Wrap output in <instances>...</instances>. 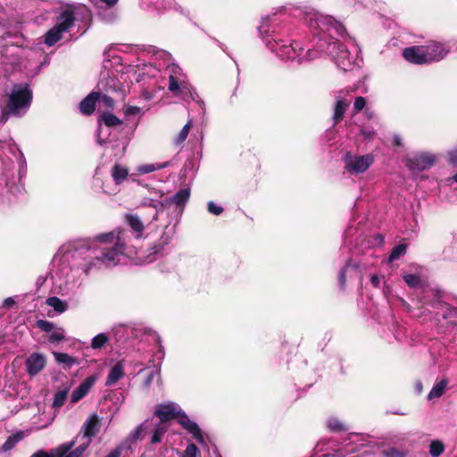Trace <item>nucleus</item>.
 Instances as JSON below:
<instances>
[{"mask_svg":"<svg viewBox=\"0 0 457 457\" xmlns=\"http://www.w3.org/2000/svg\"><path fill=\"white\" fill-rule=\"evenodd\" d=\"M168 88L170 92L174 94H178L180 91L179 80L177 77L170 75L169 77V86Z\"/></svg>","mask_w":457,"mask_h":457,"instance_id":"obj_42","label":"nucleus"},{"mask_svg":"<svg viewBox=\"0 0 457 457\" xmlns=\"http://www.w3.org/2000/svg\"><path fill=\"white\" fill-rule=\"evenodd\" d=\"M407 250V245L406 244H400L395 245L388 257V262H394L395 260H398L403 254L406 253Z\"/></svg>","mask_w":457,"mask_h":457,"instance_id":"obj_28","label":"nucleus"},{"mask_svg":"<svg viewBox=\"0 0 457 457\" xmlns=\"http://www.w3.org/2000/svg\"><path fill=\"white\" fill-rule=\"evenodd\" d=\"M77 443V437L71 441L62 443L58 446L50 449L48 452V457H65Z\"/></svg>","mask_w":457,"mask_h":457,"instance_id":"obj_15","label":"nucleus"},{"mask_svg":"<svg viewBox=\"0 0 457 457\" xmlns=\"http://www.w3.org/2000/svg\"><path fill=\"white\" fill-rule=\"evenodd\" d=\"M122 453V447L117 446L112 449L105 457H120Z\"/></svg>","mask_w":457,"mask_h":457,"instance_id":"obj_48","label":"nucleus"},{"mask_svg":"<svg viewBox=\"0 0 457 457\" xmlns=\"http://www.w3.org/2000/svg\"><path fill=\"white\" fill-rule=\"evenodd\" d=\"M171 204H173L171 198H166L165 200L159 202L157 204L153 205L155 209L154 214L153 216V220H157V215L160 210H164L169 208Z\"/></svg>","mask_w":457,"mask_h":457,"instance_id":"obj_37","label":"nucleus"},{"mask_svg":"<svg viewBox=\"0 0 457 457\" xmlns=\"http://www.w3.org/2000/svg\"><path fill=\"white\" fill-rule=\"evenodd\" d=\"M191 127H192V121L189 120L181 129V130L179 132V134L174 138L173 143H174L175 145L179 146V145H182L186 141V139H187V136L189 134Z\"/></svg>","mask_w":457,"mask_h":457,"instance_id":"obj_24","label":"nucleus"},{"mask_svg":"<svg viewBox=\"0 0 457 457\" xmlns=\"http://www.w3.org/2000/svg\"><path fill=\"white\" fill-rule=\"evenodd\" d=\"M46 303L51 306L59 313L65 312L68 308V304L65 301L61 300L57 296H51L46 300Z\"/></svg>","mask_w":457,"mask_h":457,"instance_id":"obj_23","label":"nucleus"},{"mask_svg":"<svg viewBox=\"0 0 457 457\" xmlns=\"http://www.w3.org/2000/svg\"><path fill=\"white\" fill-rule=\"evenodd\" d=\"M361 134L364 136V137H371L373 133L361 131Z\"/></svg>","mask_w":457,"mask_h":457,"instance_id":"obj_58","label":"nucleus"},{"mask_svg":"<svg viewBox=\"0 0 457 457\" xmlns=\"http://www.w3.org/2000/svg\"><path fill=\"white\" fill-rule=\"evenodd\" d=\"M54 356L58 363H63L68 368H71L73 364L77 363L76 358L65 353H54Z\"/></svg>","mask_w":457,"mask_h":457,"instance_id":"obj_25","label":"nucleus"},{"mask_svg":"<svg viewBox=\"0 0 457 457\" xmlns=\"http://www.w3.org/2000/svg\"><path fill=\"white\" fill-rule=\"evenodd\" d=\"M124 376V366L122 361H118L110 370L105 385L112 386Z\"/></svg>","mask_w":457,"mask_h":457,"instance_id":"obj_16","label":"nucleus"},{"mask_svg":"<svg viewBox=\"0 0 457 457\" xmlns=\"http://www.w3.org/2000/svg\"><path fill=\"white\" fill-rule=\"evenodd\" d=\"M327 427L332 432H342L347 429V427L341 420L336 418L328 420Z\"/></svg>","mask_w":457,"mask_h":457,"instance_id":"obj_30","label":"nucleus"},{"mask_svg":"<svg viewBox=\"0 0 457 457\" xmlns=\"http://www.w3.org/2000/svg\"><path fill=\"white\" fill-rule=\"evenodd\" d=\"M98 417L96 414L90 416L83 425V437L91 439L92 436H96L98 431Z\"/></svg>","mask_w":457,"mask_h":457,"instance_id":"obj_13","label":"nucleus"},{"mask_svg":"<svg viewBox=\"0 0 457 457\" xmlns=\"http://www.w3.org/2000/svg\"><path fill=\"white\" fill-rule=\"evenodd\" d=\"M403 58L413 64L422 65L428 63L423 46H414L403 50Z\"/></svg>","mask_w":457,"mask_h":457,"instance_id":"obj_7","label":"nucleus"},{"mask_svg":"<svg viewBox=\"0 0 457 457\" xmlns=\"http://www.w3.org/2000/svg\"><path fill=\"white\" fill-rule=\"evenodd\" d=\"M449 162L454 165H457V150L452 151L449 154Z\"/></svg>","mask_w":457,"mask_h":457,"instance_id":"obj_52","label":"nucleus"},{"mask_svg":"<svg viewBox=\"0 0 457 457\" xmlns=\"http://www.w3.org/2000/svg\"><path fill=\"white\" fill-rule=\"evenodd\" d=\"M447 385L448 379H442L441 381L436 383L430 390L428 395V399L431 400L433 398H438L442 396L446 389Z\"/></svg>","mask_w":457,"mask_h":457,"instance_id":"obj_22","label":"nucleus"},{"mask_svg":"<svg viewBox=\"0 0 457 457\" xmlns=\"http://www.w3.org/2000/svg\"><path fill=\"white\" fill-rule=\"evenodd\" d=\"M100 99V92L93 91L88 94L79 104V111L82 114L89 116L96 110V104Z\"/></svg>","mask_w":457,"mask_h":457,"instance_id":"obj_11","label":"nucleus"},{"mask_svg":"<svg viewBox=\"0 0 457 457\" xmlns=\"http://www.w3.org/2000/svg\"><path fill=\"white\" fill-rule=\"evenodd\" d=\"M68 392H69V389L65 388L62 390H59L58 392L55 393V395L54 396V402H53L54 408H60L64 404L67 395H68Z\"/></svg>","mask_w":457,"mask_h":457,"instance_id":"obj_29","label":"nucleus"},{"mask_svg":"<svg viewBox=\"0 0 457 457\" xmlns=\"http://www.w3.org/2000/svg\"><path fill=\"white\" fill-rule=\"evenodd\" d=\"M350 105V102L344 99H339L336 102L334 106L333 122L334 125L341 122L345 117V112Z\"/></svg>","mask_w":457,"mask_h":457,"instance_id":"obj_14","label":"nucleus"},{"mask_svg":"<svg viewBox=\"0 0 457 457\" xmlns=\"http://www.w3.org/2000/svg\"><path fill=\"white\" fill-rule=\"evenodd\" d=\"M452 179L453 180L457 181V173Z\"/></svg>","mask_w":457,"mask_h":457,"instance_id":"obj_59","label":"nucleus"},{"mask_svg":"<svg viewBox=\"0 0 457 457\" xmlns=\"http://www.w3.org/2000/svg\"><path fill=\"white\" fill-rule=\"evenodd\" d=\"M63 340H65V336L62 328H54L48 338L50 343H60Z\"/></svg>","mask_w":457,"mask_h":457,"instance_id":"obj_36","label":"nucleus"},{"mask_svg":"<svg viewBox=\"0 0 457 457\" xmlns=\"http://www.w3.org/2000/svg\"><path fill=\"white\" fill-rule=\"evenodd\" d=\"M339 27H340V29H342V30L345 29V27H343L342 25H339Z\"/></svg>","mask_w":457,"mask_h":457,"instance_id":"obj_60","label":"nucleus"},{"mask_svg":"<svg viewBox=\"0 0 457 457\" xmlns=\"http://www.w3.org/2000/svg\"><path fill=\"white\" fill-rule=\"evenodd\" d=\"M108 341V336L105 333H100L92 339L91 347L96 350L101 349Z\"/></svg>","mask_w":457,"mask_h":457,"instance_id":"obj_33","label":"nucleus"},{"mask_svg":"<svg viewBox=\"0 0 457 457\" xmlns=\"http://www.w3.org/2000/svg\"><path fill=\"white\" fill-rule=\"evenodd\" d=\"M36 327L44 332H51L55 328V325L53 322L45 320H37Z\"/></svg>","mask_w":457,"mask_h":457,"instance_id":"obj_38","label":"nucleus"},{"mask_svg":"<svg viewBox=\"0 0 457 457\" xmlns=\"http://www.w3.org/2000/svg\"><path fill=\"white\" fill-rule=\"evenodd\" d=\"M445 451L444 444L439 440H434L429 445V453L432 457H439Z\"/></svg>","mask_w":457,"mask_h":457,"instance_id":"obj_32","label":"nucleus"},{"mask_svg":"<svg viewBox=\"0 0 457 457\" xmlns=\"http://www.w3.org/2000/svg\"><path fill=\"white\" fill-rule=\"evenodd\" d=\"M199 449L194 443L187 445L185 451L182 453L181 457H197Z\"/></svg>","mask_w":457,"mask_h":457,"instance_id":"obj_39","label":"nucleus"},{"mask_svg":"<svg viewBox=\"0 0 457 457\" xmlns=\"http://www.w3.org/2000/svg\"><path fill=\"white\" fill-rule=\"evenodd\" d=\"M101 2L104 3L109 7L114 6L119 0H100Z\"/></svg>","mask_w":457,"mask_h":457,"instance_id":"obj_55","label":"nucleus"},{"mask_svg":"<svg viewBox=\"0 0 457 457\" xmlns=\"http://www.w3.org/2000/svg\"><path fill=\"white\" fill-rule=\"evenodd\" d=\"M346 270L347 266H345L340 270L338 274V283L342 290H345L346 286Z\"/></svg>","mask_w":457,"mask_h":457,"instance_id":"obj_45","label":"nucleus"},{"mask_svg":"<svg viewBox=\"0 0 457 457\" xmlns=\"http://www.w3.org/2000/svg\"><path fill=\"white\" fill-rule=\"evenodd\" d=\"M381 454L384 457H406L408 454V452L400 450L396 447H389L387 449H384L381 452Z\"/></svg>","mask_w":457,"mask_h":457,"instance_id":"obj_35","label":"nucleus"},{"mask_svg":"<svg viewBox=\"0 0 457 457\" xmlns=\"http://www.w3.org/2000/svg\"><path fill=\"white\" fill-rule=\"evenodd\" d=\"M125 248L126 244L122 237L119 236L118 240L115 241L114 245L112 247L104 248L101 251L100 255L96 256V259L104 263H106L107 265H110L111 263L116 264L118 257L124 253Z\"/></svg>","mask_w":457,"mask_h":457,"instance_id":"obj_5","label":"nucleus"},{"mask_svg":"<svg viewBox=\"0 0 457 457\" xmlns=\"http://www.w3.org/2000/svg\"><path fill=\"white\" fill-rule=\"evenodd\" d=\"M140 108L137 106H129L125 109L124 113L127 116L137 115L139 113Z\"/></svg>","mask_w":457,"mask_h":457,"instance_id":"obj_47","label":"nucleus"},{"mask_svg":"<svg viewBox=\"0 0 457 457\" xmlns=\"http://www.w3.org/2000/svg\"><path fill=\"white\" fill-rule=\"evenodd\" d=\"M15 304V301L12 297H8L4 299L3 303V307L6 309L12 308Z\"/></svg>","mask_w":457,"mask_h":457,"instance_id":"obj_51","label":"nucleus"},{"mask_svg":"<svg viewBox=\"0 0 457 457\" xmlns=\"http://www.w3.org/2000/svg\"><path fill=\"white\" fill-rule=\"evenodd\" d=\"M98 123H104L108 128L120 126L123 122L112 112H104L98 119Z\"/></svg>","mask_w":457,"mask_h":457,"instance_id":"obj_18","label":"nucleus"},{"mask_svg":"<svg viewBox=\"0 0 457 457\" xmlns=\"http://www.w3.org/2000/svg\"><path fill=\"white\" fill-rule=\"evenodd\" d=\"M345 169L351 174L365 172L374 162V156L370 154L353 156L347 152L344 157Z\"/></svg>","mask_w":457,"mask_h":457,"instance_id":"obj_4","label":"nucleus"},{"mask_svg":"<svg viewBox=\"0 0 457 457\" xmlns=\"http://www.w3.org/2000/svg\"><path fill=\"white\" fill-rule=\"evenodd\" d=\"M11 115L19 116L20 114L17 112L9 109L8 105L5 104V106L2 110L0 122L5 123L9 120Z\"/></svg>","mask_w":457,"mask_h":457,"instance_id":"obj_41","label":"nucleus"},{"mask_svg":"<svg viewBox=\"0 0 457 457\" xmlns=\"http://www.w3.org/2000/svg\"><path fill=\"white\" fill-rule=\"evenodd\" d=\"M169 164L168 162H163L162 164H158V165H154V164H145V165H141L137 168V171L141 174H147V173H150V172H153L156 170H161V169H163L165 167H167Z\"/></svg>","mask_w":457,"mask_h":457,"instance_id":"obj_34","label":"nucleus"},{"mask_svg":"<svg viewBox=\"0 0 457 457\" xmlns=\"http://www.w3.org/2000/svg\"><path fill=\"white\" fill-rule=\"evenodd\" d=\"M366 105V99L363 96H357L353 103V111L355 113L360 112Z\"/></svg>","mask_w":457,"mask_h":457,"instance_id":"obj_44","label":"nucleus"},{"mask_svg":"<svg viewBox=\"0 0 457 457\" xmlns=\"http://www.w3.org/2000/svg\"><path fill=\"white\" fill-rule=\"evenodd\" d=\"M166 429L162 427H157L152 436L151 443L152 444H157L162 441V437L163 434L165 433Z\"/></svg>","mask_w":457,"mask_h":457,"instance_id":"obj_43","label":"nucleus"},{"mask_svg":"<svg viewBox=\"0 0 457 457\" xmlns=\"http://www.w3.org/2000/svg\"><path fill=\"white\" fill-rule=\"evenodd\" d=\"M91 441V439H87L86 442H83L76 448L71 449L68 453H66L65 457H83V454L90 445Z\"/></svg>","mask_w":457,"mask_h":457,"instance_id":"obj_26","label":"nucleus"},{"mask_svg":"<svg viewBox=\"0 0 457 457\" xmlns=\"http://www.w3.org/2000/svg\"><path fill=\"white\" fill-rule=\"evenodd\" d=\"M393 144L395 146H401L402 145V141H401V138L399 136H395L394 138H393Z\"/></svg>","mask_w":457,"mask_h":457,"instance_id":"obj_57","label":"nucleus"},{"mask_svg":"<svg viewBox=\"0 0 457 457\" xmlns=\"http://www.w3.org/2000/svg\"><path fill=\"white\" fill-rule=\"evenodd\" d=\"M31 457H48V452L45 450H38L35 452Z\"/></svg>","mask_w":457,"mask_h":457,"instance_id":"obj_53","label":"nucleus"},{"mask_svg":"<svg viewBox=\"0 0 457 457\" xmlns=\"http://www.w3.org/2000/svg\"><path fill=\"white\" fill-rule=\"evenodd\" d=\"M167 244L166 241H162L161 243H158V244H154V246L152 247L153 251H154V253L157 254L159 253H161L163 249V246Z\"/></svg>","mask_w":457,"mask_h":457,"instance_id":"obj_50","label":"nucleus"},{"mask_svg":"<svg viewBox=\"0 0 457 457\" xmlns=\"http://www.w3.org/2000/svg\"><path fill=\"white\" fill-rule=\"evenodd\" d=\"M403 279L411 288H418L421 286V278L419 275L405 274L403 275Z\"/></svg>","mask_w":457,"mask_h":457,"instance_id":"obj_31","label":"nucleus"},{"mask_svg":"<svg viewBox=\"0 0 457 457\" xmlns=\"http://www.w3.org/2000/svg\"><path fill=\"white\" fill-rule=\"evenodd\" d=\"M122 231L119 230L117 233L115 231H112L105 234H101L96 237L97 241L101 243H115L118 240V237H121Z\"/></svg>","mask_w":457,"mask_h":457,"instance_id":"obj_27","label":"nucleus"},{"mask_svg":"<svg viewBox=\"0 0 457 457\" xmlns=\"http://www.w3.org/2000/svg\"><path fill=\"white\" fill-rule=\"evenodd\" d=\"M142 432H143V424L137 426L136 428V429L133 431V433L131 435L132 439L137 440L138 438H140Z\"/></svg>","mask_w":457,"mask_h":457,"instance_id":"obj_49","label":"nucleus"},{"mask_svg":"<svg viewBox=\"0 0 457 457\" xmlns=\"http://www.w3.org/2000/svg\"><path fill=\"white\" fill-rule=\"evenodd\" d=\"M415 389L416 391L419 393V394H421L422 391H423V385H422V382L420 380H419L416 384H415Z\"/></svg>","mask_w":457,"mask_h":457,"instance_id":"obj_56","label":"nucleus"},{"mask_svg":"<svg viewBox=\"0 0 457 457\" xmlns=\"http://www.w3.org/2000/svg\"><path fill=\"white\" fill-rule=\"evenodd\" d=\"M423 46L428 63L438 62L444 59L448 53V50L444 46V45L438 42H431Z\"/></svg>","mask_w":457,"mask_h":457,"instance_id":"obj_8","label":"nucleus"},{"mask_svg":"<svg viewBox=\"0 0 457 457\" xmlns=\"http://www.w3.org/2000/svg\"><path fill=\"white\" fill-rule=\"evenodd\" d=\"M32 102V91L27 83L15 84L9 96L7 105L12 111L19 114L22 109L29 108Z\"/></svg>","mask_w":457,"mask_h":457,"instance_id":"obj_3","label":"nucleus"},{"mask_svg":"<svg viewBox=\"0 0 457 457\" xmlns=\"http://www.w3.org/2000/svg\"><path fill=\"white\" fill-rule=\"evenodd\" d=\"M208 211L212 214L220 215L222 213L223 208L216 205L213 202H209Z\"/></svg>","mask_w":457,"mask_h":457,"instance_id":"obj_46","label":"nucleus"},{"mask_svg":"<svg viewBox=\"0 0 457 457\" xmlns=\"http://www.w3.org/2000/svg\"><path fill=\"white\" fill-rule=\"evenodd\" d=\"M46 364V360L42 353H33L25 361V367L28 374L30 377L37 375L42 371Z\"/></svg>","mask_w":457,"mask_h":457,"instance_id":"obj_6","label":"nucleus"},{"mask_svg":"<svg viewBox=\"0 0 457 457\" xmlns=\"http://www.w3.org/2000/svg\"><path fill=\"white\" fill-rule=\"evenodd\" d=\"M98 88L101 92L110 94V93H120L123 97L125 96V92L122 87L121 83L115 79H107L102 80L98 84Z\"/></svg>","mask_w":457,"mask_h":457,"instance_id":"obj_12","label":"nucleus"},{"mask_svg":"<svg viewBox=\"0 0 457 457\" xmlns=\"http://www.w3.org/2000/svg\"><path fill=\"white\" fill-rule=\"evenodd\" d=\"M99 92H100V99L99 100L103 103V104L109 109H113L114 108L113 98L106 93H104L101 91H99Z\"/></svg>","mask_w":457,"mask_h":457,"instance_id":"obj_40","label":"nucleus"},{"mask_svg":"<svg viewBox=\"0 0 457 457\" xmlns=\"http://www.w3.org/2000/svg\"><path fill=\"white\" fill-rule=\"evenodd\" d=\"M435 158L429 154H421L419 157L409 160V168L418 171H423L435 164Z\"/></svg>","mask_w":457,"mask_h":457,"instance_id":"obj_10","label":"nucleus"},{"mask_svg":"<svg viewBox=\"0 0 457 457\" xmlns=\"http://www.w3.org/2000/svg\"><path fill=\"white\" fill-rule=\"evenodd\" d=\"M370 283L375 287H379V283H380V279H379V278L377 275H372L371 278H370Z\"/></svg>","mask_w":457,"mask_h":457,"instance_id":"obj_54","label":"nucleus"},{"mask_svg":"<svg viewBox=\"0 0 457 457\" xmlns=\"http://www.w3.org/2000/svg\"><path fill=\"white\" fill-rule=\"evenodd\" d=\"M190 197V189L182 188L179 190L171 198L173 204L177 207H184Z\"/></svg>","mask_w":457,"mask_h":457,"instance_id":"obj_19","label":"nucleus"},{"mask_svg":"<svg viewBox=\"0 0 457 457\" xmlns=\"http://www.w3.org/2000/svg\"><path fill=\"white\" fill-rule=\"evenodd\" d=\"M75 21L74 12L71 9H65L58 16V22L45 35V44L52 46L62 38V34L67 32Z\"/></svg>","mask_w":457,"mask_h":457,"instance_id":"obj_2","label":"nucleus"},{"mask_svg":"<svg viewBox=\"0 0 457 457\" xmlns=\"http://www.w3.org/2000/svg\"><path fill=\"white\" fill-rule=\"evenodd\" d=\"M96 379L97 377L96 375H91L81 382V384L71 394V403H77L85 397L95 385Z\"/></svg>","mask_w":457,"mask_h":457,"instance_id":"obj_9","label":"nucleus"},{"mask_svg":"<svg viewBox=\"0 0 457 457\" xmlns=\"http://www.w3.org/2000/svg\"><path fill=\"white\" fill-rule=\"evenodd\" d=\"M125 220L131 229L137 233V237H140L145 229V226L140 217L137 214L128 213L125 216Z\"/></svg>","mask_w":457,"mask_h":457,"instance_id":"obj_17","label":"nucleus"},{"mask_svg":"<svg viewBox=\"0 0 457 457\" xmlns=\"http://www.w3.org/2000/svg\"><path fill=\"white\" fill-rule=\"evenodd\" d=\"M129 176V170L127 168L116 163L112 169V177L115 184H121Z\"/></svg>","mask_w":457,"mask_h":457,"instance_id":"obj_20","label":"nucleus"},{"mask_svg":"<svg viewBox=\"0 0 457 457\" xmlns=\"http://www.w3.org/2000/svg\"><path fill=\"white\" fill-rule=\"evenodd\" d=\"M154 415L162 423L178 420V423L192 434L193 437L200 444L204 443V437L199 426L189 419L187 413L178 408L174 403H161L156 405Z\"/></svg>","mask_w":457,"mask_h":457,"instance_id":"obj_1","label":"nucleus"},{"mask_svg":"<svg viewBox=\"0 0 457 457\" xmlns=\"http://www.w3.org/2000/svg\"><path fill=\"white\" fill-rule=\"evenodd\" d=\"M25 435L23 431H18L5 440L2 445V449L4 452L10 451L15 447V445L24 438Z\"/></svg>","mask_w":457,"mask_h":457,"instance_id":"obj_21","label":"nucleus"}]
</instances>
